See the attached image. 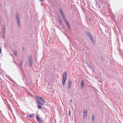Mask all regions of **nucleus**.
I'll use <instances>...</instances> for the list:
<instances>
[{
    "label": "nucleus",
    "mask_w": 123,
    "mask_h": 123,
    "mask_svg": "<svg viewBox=\"0 0 123 123\" xmlns=\"http://www.w3.org/2000/svg\"><path fill=\"white\" fill-rule=\"evenodd\" d=\"M68 115L69 117L70 116V109L68 111Z\"/></svg>",
    "instance_id": "22"
},
{
    "label": "nucleus",
    "mask_w": 123,
    "mask_h": 123,
    "mask_svg": "<svg viewBox=\"0 0 123 123\" xmlns=\"http://www.w3.org/2000/svg\"><path fill=\"white\" fill-rule=\"evenodd\" d=\"M39 0L40 1H43V0Z\"/></svg>",
    "instance_id": "28"
},
{
    "label": "nucleus",
    "mask_w": 123,
    "mask_h": 123,
    "mask_svg": "<svg viewBox=\"0 0 123 123\" xmlns=\"http://www.w3.org/2000/svg\"><path fill=\"white\" fill-rule=\"evenodd\" d=\"M23 62L22 60L21 61V62L20 63V64L19 65V66L20 67H22V66Z\"/></svg>",
    "instance_id": "15"
},
{
    "label": "nucleus",
    "mask_w": 123,
    "mask_h": 123,
    "mask_svg": "<svg viewBox=\"0 0 123 123\" xmlns=\"http://www.w3.org/2000/svg\"><path fill=\"white\" fill-rule=\"evenodd\" d=\"M5 25H4L3 27L2 31H5Z\"/></svg>",
    "instance_id": "18"
},
{
    "label": "nucleus",
    "mask_w": 123,
    "mask_h": 123,
    "mask_svg": "<svg viewBox=\"0 0 123 123\" xmlns=\"http://www.w3.org/2000/svg\"><path fill=\"white\" fill-rule=\"evenodd\" d=\"M87 115V113H83V115L84 117H86V116Z\"/></svg>",
    "instance_id": "23"
},
{
    "label": "nucleus",
    "mask_w": 123,
    "mask_h": 123,
    "mask_svg": "<svg viewBox=\"0 0 123 123\" xmlns=\"http://www.w3.org/2000/svg\"><path fill=\"white\" fill-rule=\"evenodd\" d=\"M89 19L90 20V21H91V19L90 18H89Z\"/></svg>",
    "instance_id": "30"
},
{
    "label": "nucleus",
    "mask_w": 123,
    "mask_h": 123,
    "mask_svg": "<svg viewBox=\"0 0 123 123\" xmlns=\"http://www.w3.org/2000/svg\"><path fill=\"white\" fill-rule=\"evenodd\" d=\"M84 87V81L83 80H82L81 81V88L83 89Z\"/></svg>",
    "instance_id": "6"
},
{
    "label": "nucleus",
    "mask_w": 123,
    "mask_h": 123,
    "mask_svg": "<svg viewBox=\"0 0 123 123\" xmlns=\"http://www.w3.org/2000/svg\"><path fill=\"white\" fill-rule=\"evenodd\" d=\"M1 53V48H0V54Z\"/></svg>",
    "instance_id": "26"
},
{
    "label": "nucleus",
    "mask_w": 123,
    "mask_h": 123,
    "mask_svg": "<svg viewBox=\"0 0 123 123\" xmlns=\"http://www.w3.org/2000/svg\"><path fill=\"white\" fill-rule=\"evenodd\" d=\"M13 53L16 56H17V51L14 50L13 51Z\"/></svg>",
    "instance_id": "14"
},
{
    "label": "nucleus",
    "mask_w": 123,
    "mask_h": 123,
    "mask_svg": "<svg viewBox=\"0 0 123 123\" xmlns=\"http://www.w3.org/2000/svg\"><path fill=\"white\" fill-rule=\"evenodd\" d=\"M92 121L93 122H94V116L93 115H92Z\"/></svg>",
    "instance_id": "16"
},
{
    "label": "nucleus",
    "mask_w": 123,
    "mask_h": 123,
    "mask_svg": "<svg viewBox=\"0 0 123 123\" xmlns=\"http://www.w3.org/2000/svg\"><path fill=\"white\" fill-rule=\"evenodd\" d=\"M36 99L37 101L38 104H40L41 105H43L45 101L43 97H36Z\"/></svg>",
    "instance_id": "1"
},
{
    "label": "nucleus",
    "mask_w": 123,
    "mask_h": 123,
    "mask_svg": "<svg viewBox=\"0 0 123 123\" xmlns=\"http://www.w3.org/2000/svg\"><path fill=\"white\" fill-rule=\"evenodd\" d=\"M59 23L61 24H62V19H59Z\"/></svg>",
    "instance_id": "20"
},
{
    "label": "nucleus",
    "mask_w": 123,
    "mask_h": 123,
    "mask_svg": "<svg viewBox=\"0 0 123 123\" xmlns=\"http://www.w3.org/2000/svg\"><path fill=\"white\" fill-rule=\"evenodd\" d=\"M87 64L88 68H89L91 70H93V68L91 67V66L88 63H87Z\"/></svg>",
    "instance_id": "9"
},
{
    "label": "nucleus",
    "mask_w": 123,
    "mask_h": 123,
    "mask_svg": "<svg viewBox=\"0 0 123 123\" xmlns=\"http://www.w3.org/2000/svg\"><path fill=\"white\" fill-rule=\"evenodd\" d=\"M38 104H38V108L39 109H41L42 108V106L41 105H39Z\"/></svg>",
    "instance_id": "17"
},
{
    "label": "nucleus",
    "mask_w": 123,
    "mask_h": 123,
    "mask_svg": "<svg viewBox=\"0 0 123 123\" xmlns=\"http://www.w3.org/2000/svg\"><path fill=\"white\" fill-rule=\"evenodd\" d=\"M70 102H72V99H71L70 100Z\"/></svg>",
    "instance_id": "27"
},
{
    "label": "nucleus",
    "mask_w": 123,
    "mask_h": 123,
    "mask_svg": "<svg viewBox=\"0 0 123 123\" xmlns=\"http://www.w3.org/2000/svg\"><path fill=\"white\" fill-rule=\"evenodd\" d=\"M72 83V82L71 81V80L69 81V82L68 86V89H69L70 88L71 86Z\"/></svg>",
    "instance_id": "7"
},
{
    "label": "nucleus",
    "mask_w": 123,
    "mask_h": 123,
    "mask_svg": "<svg viewBox=\"0 0 123 123\" xmlns=\"http://www.w3.org/2000/svg\"><path fill=\"white\" fill-rule=\"evenodd\" d=\"M59 12L61 16L63 18V19L65 22L66 23L68 22V21L67 20L66 17H65L64 12L61 8H60V9L59 10Z\"/></svg>",
    "instance_id": "2"
},
{
    "label": "nucleus",
    "mask_w": 123,
    "mask_h": 123,
    "mask_svg": "<svg viewBox=\"0 0 123 123\" xmlns=\"http://www.w3.org/2000/svg\"><path fill=\"white\" fill-rule=\"evenodd\" d=\"M36 118L37 121L40 123H42V122L41 120L40 119L38 116L37 115V116Z\"/></svg>",
    "instance_id": "8"
},
{
    "label": "nucleus",
    "mask_w": 123,
    "mask_h": 123,
    "mask_svg": "<svg viewBox=\"0 0 123 123\" xmlns=\"http://www.w3.org/2000/svg\"><path fill=\"white\" fill-rule=\"evenodd\" d=\"M86 33L87 35L89 37H91L92 36L91 34L88 31H86Z\"/></svg>",
    "instance_id": "11"
},
{
    "label": "nucleus",
    "mask_w": 123,
    "mask_h": 123,
    "mask_svg": "<svg viewBox=\"0 0 123 123\" xmlns=\"http://www.w3.org/2000/svg\"><path fill=\"white\" fill-rule=\"evenodd\" d=\"M87 110L86 109H85L83 112V113H87Z\"/></svg>",
    "instance_id": "19"
},
{
    "label": "nucleus",
    "mask_w": 123,
    "mask_h": 123,
    "mask_svg": "<svg viewBox=\"0 0 123 123\" xmlns=\"http://www.w3.org/2000/svg\"><path fill=\"white\" fill-rule=\"evenodd\" d=\"M34 114H30L29 116V117L32 118L34 117Z\"/></svg>",
    "instance_id": "13"
},
{
    "label": "nucleus",
    "mask_w": 123,
    "mask_h": 123,
    "mask_svg": "<svg viewBox=\"0 0 123 123\" xmlns=\"http://www.w3.org/2000/svg\"><path fill=\"white\" fill-rule=\"evenodd\" d=\"M16 16L18 26L19 28H20L21 27V23L19 14L18 13H17Z\"/></svg>",
    "instance_id": "3"
},
{
    "label": "nucleus",
    "mask_w": 123,
    "mask_h": 123,
    "mask_svg": "<svg viewBox=\"0 0 123 123\" xmlns=\"http://www.w3.org/2000/svg\"><path fill=\"white\" fill-rule=\"evenodd\" d=\"M5 31H2V33H3V34H5Z\"/></svg>",
    "instance_id": "25"
},
{
    "label": "nucleus",
    "mask_w": 123,
    "mask_h": 123,
    "mask_svg": "<svg viewBox=\"0 0 123 123\" xmlns=\"http://www.w3.org/2000/svg\"><path fill=\"white\" fill-rule=\"evenodd\" d=\"M90 38L91 40V41L93 42V43H95L94 42V39L93 38V37L92 36L91 37H89Z\"/></svg>",
    "instance_id": "12"
},
{
    "label": "nucleus",
    "mask_w": 123,
    "mask_h": 123,
    "mask_svg": "<svg viewBox=\"0 0 123 123\" xmlns=\"http://www.w3.org/2000/svg\"><path fill=\"white\" fill-rule=\"evenodd\" d=\"M66 73L65 71L63 72L62 79V83L63 85L64 86L65 84L66 80Z\"/></svg>",
    "instance_id": "4"
},
{
    "label": "nucleus",
    "mask_w": 123,
    "mask_h": 123,
    "mask_svg": "<svg viewBox=\"0 0 123 123\" xmlns=\"http://www.w3.org/2000/svg\"><path fill=\"white\" fill-rule=\"evenodd\" d=\"M29 63L30 66H31L32 63V56L31 55L29 56Z\"/></svg>",
    "instance_id": "5"
},
{
    "label": "nucleus",
    "mask_w": 123,
    "mask_h": 123,
    "mask_svg": "<svg viewBox=\"0 0 123 123\" xmlns=\"http://www.w3.org/2000/svg\"><path fill=\"white\" fill-rule=\"evenodd\" d=\"M58 18L59 20L61 19V17L59 16H58Z\"/></svg>",
    "instance_id": "24"
},
{
    "label": "nucleus",
    "mask_w": 123,
    "mask_h": 123,
    "mask_svg": "<svg viewBox=\"0 0 123 123\" xmlns=\"http://www.w3.org/2000/svg\"><path fill=\"white\" fill-rule=\"evenodd\" d=\"M5 34H3L2 35L1 37V38H3V39H4L5 38V37L4 36Z\"/></svg>",
    "instance_id": "21"
},
{
    "label": "nucleus",
    "mask_w": 123,
    "mask_h": 123,
    "mask_svg": "<svg viewBox=\"0 0 123 123\" xmlns=\"http://www.w3.org/2000/svg\"><path fill=\"white\" fill-rule=\"evenodd\" d=\"M24 49V47H23L22 48V49Z\"/></svg>",
    "instance_id": "29"
},
{
    "label": "nucleus",
    "mask_w": 123,
    "mask_h": 123,
    "mask_svg": "<svg viewBox=\"0 0 123 123\" xmlns=\"http://www.w3.org/2000/svg\"><path fill=\"white\" fill-rule=\"evenodd\" d=\"M67 26L68 28L70 30H71V26L68 23V22H67L66 23Z\"/></svg>",
    "instance_id": "10"
}]
</instances>
